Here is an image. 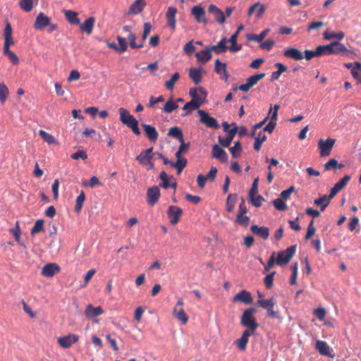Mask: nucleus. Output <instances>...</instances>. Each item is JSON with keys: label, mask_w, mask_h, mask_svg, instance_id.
<instances>
[{"label": "nucleus", "mask_w": 361, "mask_h": 361, "mask_svg": "<svg viewBox=\"0 0 361 361\" xmlns=\"http://www.w3.org/2000/svg\"><path fill=\"white\" fill-rule=\"evenodd\" d=\"M275 66L278 68V71L271 73V80L272 81L278 80L281 75L287 71V67L281 63H275Z\"/></svg>", "instance_id": "obj_38"}, {"label": "nucleus", "mask_w": 361, "mask_h": 361, "mask_svg": "<svg viewBox=\"0 0 361 361\" xmlns=\"http://www.w3.org/2000/svg\"><path fill=\"white\" fill-rule=\"evenodd\" d=\"M167 135L173 137L178 141H182V140H183V133L178 127L171 128L167 133Z\"/></svg>", "instance_id": "obj_44"}, {"label": "nucleus", "mask_w": 361, "mask_h": 361, "mask_svg": "<svg viewBox=\"0 0 361 361\" xmlns=\"http://www.w3.org/2000/svg\"><path fill=\"white\" fill-rule=\"evenodd\" d=\"M120 121L127 126L132 123L136 119L124 108L121 107L118 109Z\"/></svg>", "instance_id": "obj_24"}, {"label": "nucleus", "mask_w": 361, "mask_h": 361, "mask_svg": "<svg viewBox=\"0 0 361 361\" xmlns=\"http://www.w3.org/2000/svg\"><path fill=\"white\" fill-rule=\"evenodd\" d=\"M255 12H256V18L258 19L261 18L265 12V6L259 3H255L250 7L247 14L250 16Z\"/></svg>", "instance_id": "obj_26"}, {"label": "nucleus", "mask_w": 361, "mask_h": 361, "mask_svg": "<svg viewBox=\"0 0 361 361\" xmlns=\"http://www.w3.org/2000/svg\"><path fill=\"white\" fill-rule=\"evenodd\" d=\"M180 75L178 72L173 74L171 79L165 82V87L169 90H172L174 87L176 82L179 79Z\"/></svg>", "instance_id": "obj_54"}, {"label": "nucleus", "mask_w": 361, "mask_h": 361, "mask_svg": "<svg viewBox=\"0 0 361 361\" xmlns=\"http://www.w3.org/2000/svg\"><path fill=\"white\" fill-rule=\"evenodd\" d=\"M251 232L261 237L264 240H267L269 236V229L265 226H258L257 225H252L250 226Z\"/></svg>", "instance_id": "obj_18"}, {"label": "nucleus", "mask_w": 361, "mask_h": 361, "mask_svg": "<svg viewBox=\"0 0 361 361\" xmlns=\"http://www.w3.org/2000/svg\"><path fill=\"white\" fill-rule=\"evenodd\" d=\"M333 197H330V194L327 195H324L318 199L314 200V204L317 206L320 207L321 211H324L326 207L329 204L330 200Z\"/></svg>", "instance_id": "obj_32"}, {"label": "nucleus", "mask_w": 361, "mask_h": 361, "mask_svg": "<svg viewBox=\"0 0 361 361\" xmlns=\"http://www.w3.org/2000/svg\"><path fill=\"white\" fill-rule=\"evenodd\" d=\"M348 52L349 51L343 44L338 41L331 42V54H344Z\"/></svg>", "instance_id": "obj_28"}, {"label": "nucleus", "mask_w": 361, "mask_h": 361, "mask_svg": "<svg viewBox=\"0 0 361 361\" xmlns=\"http://www.w3.org/2000/svg\"><path fill=\"white\" fill-rule=\"evenodd\" d=\"M211 51V49L207 48L204 50H202L200 51L197 52L195 54V56L197 58V61L201 62L202 63H207L212 57Z\"/></svg>", "instance_id": "obj_27"}, {"label": "nucleus", "mask_w": 361, "mask_h": 361, "mask_svg": "<svg viewBox=\"0 0 361 361\" xmlns=\"http://www.w3.org/2000/svg\"><path fill=\"white\" fill-rule=\"evenodd\" d=\"M202 69L190 68L189 71V76L195 85H199L202 82Z\"/></svg>", "instance_id": "obj_36"}, {"label": "nucleus", "mask_w": 361, "mask_h": 361, "mask_svg": "<svg viewBox=\"0 0 361 361\" xmlns=\"http://www.w3.org/2000/svg\"><path fill=\"white\" fill-rule=\"evenodd\" d=\"M184 305L183 299L178 300L176 306L173 307V313L174 317L183 324H186L188 321V316L182 307Z\"/></svg>", "instance_id": "obj_5"}, {"label": "nucleus", "mask_w": 361, "mask_h": 361, "mask_svg": "<svg viewBox=\"0 0 361 361\" xmlns=\"http://www.w3.org/2000/svg\"><path fill=\"white\" fill-rule=\"evenodd\" d=\"M146 2L145 0H135L129 8L128 13L132 15L138 14L143 11Z\"/></svg>", "instance_id": "obj_22"}, {"label": "nucleus", "mask_w": 361, "mask_h": 361, "mask_svg": "<svg viewBox=\"0 0 361 361\" xmlns=\"http://www.w3.org/2000/svg\"><path fill=\"white\" fill-rule=\"evenodd\" d=\"M336 140L329 137L326 140L320 139L318 142V148L322 157H328L331 154L333 147L335 145Z\"/></svg>", "instance_id": "obj_3"}, {"label": "nucleus", "mask_w": 361, "mask_h": 361, "mask_svg": "<svg viewBox=\"0 0 361 361\" xmlns=\"http://www.w3.org/2000/svg\"><path fill=\"white\" fill-rule=\"evenodd\" d=\"M296 251V245L287 247L285 250L278 252L276 263L281 266L288 264L293 257Z\"/></svg>", "instance_id": "obj_2"}, {"label": "nucleus", "mask_w": 361, "mask_h": 361, "mask_svg": "<svg viewBox=\"0 0 361 361\" xmlns=\"http://www.w3.org/2000/svg\"><path fill=\"white\" fill-rule=\"evenodd\" d=\"M255 312L256 310L255 308H247L244 310L240 318V324L247 328L245 331H248L250 333H255L259 327V324L254 317Z\"/></svg>", "instance_id": "obj_1"}, {"label": "nucleus", "mask_w": 361, "mask_h": 361, "mask_svg": "<svg viewBox=\"0 0 361 361\" xmlns=\"http://www.w3.org/2000/svg\"><path fill=\"white\" fill-rule=\"evenodd\" d=\"M319 56L323 55L331 54V42L327 45H320L317 47Z\"/></svg>", "instance_id": "obj_52"}, {"label": "nucleus", "mask_w": 361, "mask_h": 361, "mask_svg": "<svg viewBox=\"0 0 361 361\" xmlns=\"http://www.w3.org/2000/svg\"><path fill=\"white\" fill-rule=\"evenodd\" d=\"M191 13L195 18L196 21L199 23H204V24L207 23V20L205 18V11L200 6H195L192 10Z\"/></svg>", "instance_id": "obj_14"}, {"label": "nucleus", "mask_w": 361, "mask_h": 361, "mask_svg": "<svg viewBox=\"0 0 361 361\" xmlns=\"http://www.w3.org/2000/svg\"><path fill=\"white\" fill-rule=\"evenodd\" d=\"M85 200V194L82 190L80 192V195L76 198L75 205V212L76 213L79 214L81 212V209L82 208Z\"/></svg>", "instance_id": "obj_42"}, {"label": "nucleus", "mask_w": 361, "mask_h": 361, "mask_svg": "<svg viewBox=\"0 0 361 361\" xmlns=\"http://www.w3.org/2000/svg\"><path fill=\"white\" fill-rule=\"evenodd\" d=\"M227 39L226 37L222 38L216 45H213L209 47L212 51H214L216 54L224 53L228 47L226 45Z\"/></svg>", "instance_id": "obj_30"}, {"label": "nucleus", "mask_w": 361, "mask_h": 361, "mask_svg": "<svg viewBox=\"0 0 361 361\" xmlns=\"http://www.w3.org/2000/svg\"><path fill=\"white\" fill-rule=\"evenodd\" d=\"M252 300L251 293L246 290H240L232 299L233 302H240L244 304H251Z\"/></svg>", "instance_id": "obj_10"}, {"label": "nucleus", "mask_w": 361, "mask_h": 361, "mask_svg": "<svg viewBox=\"0 0 361 361\" xmlns=\"http://www.w3.org/2000/svg\"><path fill=\"white\" fill-rule=\"evenodd\" d=\"M275 272L273 271L267 274L264 279V283L267 289H270L273 286L274 276Z\"/></svg>", "instance_id": "obj_61"}, {"label": "nucleus", "mask_w": 361, "mask_h": 361, "mask_svg": "<svg viewBox=\"0 0 361 361\" xmlns=\"http://www.w3.org/2000/svg\"><path fill=\"white\" fill-rule=\"evenodd\" d=\"M269 31L270 30L267 28L264 30L259 35L248 34L247 35L246 38L249 41L262 42L264 37L268 35Z\"/></svg>", "instance_id": "obj_35"}, {"label": "nucleus", "mask_w": 361, "mask_h": 361, "mask_svg": "<svg viewBox=\"0 0 361 361\" xmlns=\"http://www.w3.org/2000/svg\"><path fill=\"white\" fill-rule=\"evenodd\" d=\"M60 267L55 263H49L44 265L42 269V274L45 277H52L54 274L59 273Z\"/></svg>", "instance_id": "obj_12"}, {"label": "nucleus", "mask_w": 361, "mask_h": 361, "mask_svg": "<svg viewBox=\"0 0 361 361\" xmlns=\"http://www.w3.org/2000/svg\"><path fill=\"white\" fill-rule=\"evenodd\" d=\"M249 197H250L251 203L252 204L253 206H255L256 207H259L262 205V202L264 200V198L262 197V196H261L260 195H258L255 197V195L249 196Z\"/></svg>", "instance_id": "obj_64"}, {"label": "nucleus", "mask_w": 361, "mask_h": 361, "mask_svg": "<svg viewBox=\"0 0 361 361\" xmlns=\"http://www.w3.org/2000/svg\"><path fill=\"white\" fill-rule=\"evenodd\" d=\"M212 156L221 162H226L228 160V155L225 150L217 145H214L212 147Z\"/></svg>", "instance_id": "obj_23"}, {"label": "nucleus", "mask_w": 361, "mask_h": 361, "mask_svg": "<svg viewBox=\"0 0 361 361\" xmlns=\"http://www.w3.org/2000/svg\"><path fill=\"white\" fill-rule=\"evenodd\" d=\"M161 196L158 186L149 188L147 190V202L150 206L155 205Z\"/></svg>", "instance_id": "obj_9"}, {"label": "nucleus", "mask_w": 361, "mask_h": 361, "mask_svg": "<svg viewBox=\"0 0 361 361\" xmlns=\"http://www.w3.org/2000/svg\"><path fill=\"white\" fill-rule=\"evenodd\" d=\"M257 304L261 307L266 310V309H268V307L270 305H275L276 300L273 297H271L270 299H268V300H259L257 301Z\"/></svg>", "instance_id": "obj_56"}, {"label": "nucleus", "mask_w": 361, "mask_h": 361, "mask_svg": "<svg viewBox=\"0 0 361 361\" xmlns=\"http://www.w3.org/2000/svg\"><path fill=\"white\" fill-rule=\"evenodd\" d=\"M345 35L343 32H329L328 30H326L324 32V37L326 39H331L333 38H337L338 39L341 40L343 39Z\"/></svg>", "instance_id": "obj_51"}, {"label": "nucleus", "mask_w": 361, "mask_h": 361, "mask_svg": "<svg viewBox=\"0 0 361 361\" xmlns=\"http://www.w3.org/2000/svg\"><path fill=\"white\" fill-rule=\"evenodd\" d=\"M198 114L200 116V122L204 124L207 128L218 129L219 128V125L214 117L211 116L207 112L199 109L197 111Z\"/></svg>", "instance_id": "obj_4"}, {"label": "nucleus", "mask_w": 361, "mask_h": 361, "mask_svg": "<svg viewBox=\"0 0 361 361\" xmlns=\"http://www.w3.org/2000/svg\"><path fill=\"white\" fill-rule=\"evenodd\" d=\"M44 231V220L38 219L35 221L34 226L31 229L30 233L32 235H35V234Z\"/></svg>", "instance_id": "obj_50"}, {"label": "nucleus", "mask_w": 361, "mask_h": 361, "mask_svg": "<svg viewBox=\"0 0 361 361\" xmlns=\"http://www.w3.org/2000/svg\"><path fill=\"white\" fill-rule=\"evenodd\" d=\"M264 77L265 73H263L253 75L246 80V82L245 84L239 85V90L243 92H247L251 87L255 85L259 80H262Z\"/></svg>", "instance_id": "obj_7"}, {"label": "nucleus", "mask_w": 361, "mask_h": 361, "mask_svg": "<svg viewBox=\"0 0 361 361\" xmlns=\"http://www.w3.org/2000/svg\"><path fill=\"white\" fill-rule=\"evenodd\" d=\"M235 221L241 226H247L250 218L244 214H237Z\"/></svg>", "instance_id": "obj_58"}, {"label": "nucleus", "mask_w": 361, "mask_h": 361, "mask_svg": "<svg viewBox=\"0 0 361 361\" xmlns=\"http://www.w3.org/2000/svg\"><path fill=\"white\" fill-rule=\"evenodd\" d=\"M237 38H238L237 33H234L231 36L230 39L228 40H227V42H229L231 43V45L229 47V50L231 52H236L241 49V45H238L236 43Z\"/></svg>", "instance_id": "obj_48"}, {"label": "nucleus", "mask_w": 361, "mask_h": 361, "mask_svg": "<svg viewBox=\"0 0 361 361\" xmlns=\"http://www.w3.org/2000/svg\"><path fill=\"white\" fill-rule=\"evenodd\" d=\"M117 40L118 42V48L119 49V53H123L127 49V42L126 38L118 36Z\"/></svg>", "instance_id": "obj_62"}, {"label": "nucleus", "mask_w": 361, "mask_h": 361, "mask_svg": "<svg viewBox=\"0 0 361 361\" xmlns=\"http://www.w3.org/2000/svg\"><path fill=\"white\" fill-rule=\"evenodd\" d=\"M267 140V135L264 132H259L258 136L255 138L254 149L259 151L262 143Z\"/></svg>", "instance_id": "obj_45"}, {"label": "nucleus", "mask_w": 361, "mask_h": 361, "mask_svg": "<svg viewBox=\"0 0 361 361\" xmlns=\"http://www.w3.org/2000/svg\"><path fill=\"white\" fill-rule=\"evenodd\" d=\"M79 340V336L74 334H69L66 336L57 338L58 343L63 348H69Z\"/></svg>", "instance_id": "obj_8"}, {"label": "nucleus", "mask_w": 361, "mask_h": 361, "mask_svg": "<svg viewBox=\"0 0 361 361\" xmlns=\"http://www.w3.org/2000/svg\"><path fill=\"white\" fill-rule=\"evenodd\" d=\"M178 108V105L176 104V102H173L172 97H171V99L168 100L164 104L163 111L167 114H170Z\"/></svg>", "instance_id": "obj_49"}, {"label": "nucleus", "mask_w": 361, "mask_h": 361, "mask_svg": "<svg viewBox=\"0 0 361 361\" xmlns=\"http://www.w3.org/2000/svg\"><path fill=\"white\" fill-rule=\"evenodd\" d=\"M37 2L38 0H20L19 6L24 11L29 12L32 9L34 4H37Z\"/></svg>", "instance_id": "obj_39"}, {"label": "nucleus", "mask_w": 361, "mask_h": 361, "mask_svg": "<svg viewBox=\"0 0 361 361\" xmlns=\"http://www.w3.org/2000/svg\"><path fill=\"white\" fill-rule=\"evenodd\" d=\"M4 54L6 56L8 59L11 61V62L14 64L17 65L19 63V59L17 55L10 49L3 50Z\"/></svg>", "instance_id": "obj_55"}, {"label": "nucleus", "mask_w": 361, "mask_h": 361, "mask_svg": "<svg viewBox=\"0 0 361 361\" xmlns=\"http://www.w3.org/2000/svg\"><path fill=\"white\" fill-rule=\"evenodd\" d=\"M177 13V8L176 7L170 6L168 8L166 18L167 19V25L172 28L173 30L176 29V14Z\"/></svg>", "instance_id": "obj_17"}, {"label": "nucleus", "mask_w": 361, "mask_h": 361, "mask_svg": "<svg viewBox=\"0 0 361 361\" xmlns=\"http://www.w3.org/2000/svg\"><path fill=\"white\" fill-rule=\"evenodd\" d=\"M142 126L148 139L151 142H154L158 139L159 136L156 128L154 126L145 123H142Z\"/></svg>", "instance_id": "obj_21"}, {"label": "nucleus", "mask_w": 361, "mask_h": 361, "mask_svg": "<svg viewBox=\"0 0 361 361\" xmlns=\"http://www.w3.org/2000/svg\"><path fill=\"white\" fill-rule=\"evenodd\" d=\"M274 305H270L268 309H266L267 310V315L269 317L275 318L279 320H282V317L280 315V313L279 311H275L274 310Z\"/></svg>", "instance_id": "obj_59"}, {"label": "nucleus", "mask_w": 361, "mask_h": 361, "mask_svg": "<svg viewBox=\"0 0 361 361\" xmlns=\"http://www.w3.org/2000/svg\"><path fill=\"white\" fill-rule=\"evenodd\" d=\"M198 90H199L200 94H197V95L193 97V98H192L191 100L195 101V102L196 104H198L199 106H200L204 102V100L207 96V92L205 91V90L202 87H198Z\"/></svg>", "instance_id": "obj_40"}, {"label": "nucleus", "mask_w": 361, "mask_h": 361, "mask_svg": "<svg viewBox=\"0 0 361 361\" xmlns=\"http://www.w3.org/2000/svg\"><path fill=\"white\" fill-rule=\"evenodd\" d=\"M188 161L186 159L177 160L176 162L170 163L171 166L177 169V173L180 174L184 168L186 166Z\"/></svg>", "instance_id": "obj_46"}, {"label": "nucleus", "mask_w": 361, "mask_h": 361, "mask_svg": "<svg viewBox=\"0 0 361 361\" xmlns=\"http://www.w3.org/2000/svg\"><path fill=\"white\" fill-rule=\"evenodd\" d=\"M274 207L279 211H285L287 209L286 204L283 202L282 198H276L273 202Z\"/></svg>", "instance_id": "obj_57"}, {"label": "nucleus", "mask_w": 361, "mask_h": 361, "mask_svg": "<svg viewBox=\"0 0 361 361\" xmlns=\"http://www.w3.org/2000/svg\"><path fill=\"white\" fill-rule=\"evenodd\" d=\"M153 147L147 149L144 152H140L136 157V160L142 165H147L152 158Z\"/></svg>", "instance_id": "obj_19"}, {"label": "nucleus", "mask_w": 361, "mask_h": 361, "mask_svg": "<svg viewBox=\"0 0 361 361\" xmlns=\"http://www.w3.org/2000/svg\"><path fill=\"white\" fill-rule=\"evenodd\" d=\"M8 94V89L6 85L1 82L0 83V102L4 104L7 99Z\"/></svg>", "instance_id": "obj_53"}, {"label": "nucleus", "mask_w": 361, "mask_h": 361, "mask_svg": "<svg viewBox=\"0 0 361 361\" xmlns=\"http://www.w3.org/2000/svg\"><path fill=\"white\" fill-rule=\"evenodd\" d=\"M183 214V209L177 206H169L167 210V215L169 222L172 225H176Z\"/></svg>", "instance_id": "obj_6"}, {"label": "nucleus", "mask_w": 361, "mask_h": 361, "mask_svg": "<svg viewBox=\"0 0 361 361\" xmlns=\"http://www.w3.org/2000/svg\"><path fill=\"white\" fill-rule=\"evenodd\" d=\"M350 179V176L346 175L341 180L337 182L331 189L330 197H334L336 195V194L338 192H340L347 185Z\"/></svg>", "instance_id": "obj_13"}, {"label": "nucleus", "mask_w": 361, "mask_h": 361, "mask_svg": "<svg viewBox=\"0 0 361 361\" xmlns=\"http://www.w3.org/2000/svg\"><path fill=\"white\" fill-rule=\"evenodd\" d=\"M135 39H136L135 35L132 32H130V34L128 35V39L129 40L130 47L133 49L142 48L143 47V44L140 43L139 44H137L135 43Z\"/></svg>", "instance_id": "obj_60"}, {"label": "nucleus", "mask_w": 361, "mask_h": 361, "mask_svg": "<svg viewBox=\"0 0 361 361\" xmlns=\"http://www.w3.org/2000/svg\"><path fill=\"white\" fill-rule=\"evenodd\" d=\"M49 18L42 12H40L36 18L34 27L37 30H42L46 26L49 25Z\"/></svg>", "instance_id": "obj_11"}, {"label": "nucleus", "mask_w": 361, "mask_h": 361, "mask_svg": "<svg viewBox=\"0 0 361 361\" xmlns=\"http://www.w3.org/2000/svg\"><path fill=\"white\" fill-rule=\"evenodd\" d=\"M316 349L321 355L331 356V349L326 342L318 340L316 342Z\"/></svg>", "instance_id": "obj_31"}, {"label": "nucleus", "mask_w": 361, "mask_h": 361, "mask_svg": "<svg viewBox=\"0 0 361 361\" xmlns=\"http://www.w3.org/2000/svg\"><path fill=\"white\" fill-rule=\"evenodd\" d=\"M344 167L343 164H338L336 159H331L326 163H325L324 168L325 171H329L331 169H341Z\"/></svg>", "instance_id": "obj_41"}, {"label": "nucleus", "mask_w": 361, "mask_h": 361, "mask_svg": "<svg viewBox=\"0 0 361 361\" xmlns=\"http://www.w3.org/2000/svg\"><path fill=\"white\" fill-rule=\"evenodd\" d=\"M229 151L233 158L240 157L242 152L240 142L239 141L235 142L233 146L229 148Z\"/></svg>", "instance_id": "obj_47"}, {"label": "nucleus", "mask_w": 361, "mask_h": 361, "mask_svg": "<svg viewBox=\"0 0 361 361\" xmlns=\"http://www.w3.org/2000/svg\"><path fill=\"white\" fill-rule=\"evenodd\" d=\"M283 56L295 61H300L303 59L302 51L297 48L287 49L283 51Z\"/></svg>", "instance_id": "obj_20"}, {"label": "nucleus", "mask_w": 361, "mask_h": 361, "mask_svg": "<svg viewBox=\"0 0 361 361\" xmlns=\"http://www.w3.org/2000/svg\"><path fill=\"white\" fill-rule=\"evenodd\" d=\"M95 19L93 17H90L80 25V29L87 35H90L92 32Z\"/></svg>", "instance_id": "obj_29"}, {"label": "nucleus", "mask_w": 361, "mask_h": 361, "mask_svg": "<svg viewBox=\"0 0 361 361\" xmlns=\"http://www.w3.org/2000/svg\"><path fill=\"white\" fill-rule=\"evenodd\" d=\"M255 333H250L248 331H244L240 338L237 339L235 341L237 347L240 350H245L247 348V344L248 343L249 337L252 335H254Z\"/></svg>", "instance_id": "obj_16"}, {"label": "nucleus", "mask_w": 361, "mask_h": 361, "mask_svg": "<svg viewBox=\"0 0 361 361\" xmlns=\"http://www.w3.org/2000/svg\"><path fill=\"white\" fill-rule=\"evenodd\" d=\"M39 135L47 144L59 145L58 140L52 135L47 133L44 130H39Z\"/></svg>", "instance_id": "obj_34"}, {"label": "nucleus", "mask_w": 361, "mask_h": 361, "mask_svg": "<svg viewBox=\"0 0 361 361\" xmlns=\"http://www.w3.org/2000/svg\"><path fill=\"white\" fill-rule=\"evenodd\" d=\"M103 309L100 307H93L92 305H88L85 310V314L87 318L91 319L103 314Z\"/></svg>", "instance_id": "obj_25"}, {"label": "nucleus", "mask_w": 361, "mask_h": 361, "mask_svg": "<svg viewBox=\"0 0 361 361\" xmlns=\"http://www.w3.org/2000/svg\"><path fill=\"white\" fill-rule=\"evenodd\" d=\"M63 13L67 20L72 25H78L80 20L78 18L77 13L71 10H64Z\"/></svg>", "instance_id": "obj_33"}, {"label": "nucleus", "mask_w": 361, "mask_h": 361, "mask_svg": "<svg viewBox=\"0 0 361 361\" xmlns=\"http://www.w3.org/2000/svg\"><path fill=\"white\" fill-rule=\"evenodd\" d=\"M237 200L236 194H230L226 199V211L231 212L233 210Z\"/></svg>", "instance_id": "obj_43"}, {"label": "nucleus", "mask_w": 361, "mask_h": 361, "mask_svg": "<svg viewBox=\"0 0 361 361\" xmlns=\"http://www.w3.org/2000/svg\"><path fill=\"white\" fill-rule=\"evenodd\" d=\"M236 133H237V127L234 126L233 128H231L228 130V134L226 135V137H219L218 140H219V144L224 147H228L231 145V143Z\"/></svg>", "instance_id": "obj_15"}, {"label": "nucleus", "mask_w": 361, "mask_h": 361, "mask_svg": "<svg viewBox=\"0 0 361 361\" xmlns=\"http://www.w3.org/2000/svg\"><path fill=\"white\" fill-rule=\"evenodd\" d=\"M304 53L305 55L303 56V57H305V59L307 61L311 60L314 57H319L317 48L314 51L305 49Z\"/></svg>", "instance_id": "obj_63"}, {"label": "nucleus", "mask_w": 361, "mask_h": 361, "mask_svg": "<svg viewBox=\"0 0 361 361\" xmlns=\"http://www.w3.org/2000/svg\"><path fill=\"white\" fill-rule=\"evenodd\" d=\"M159 178L161 180L159 186L164 189H168L170 188V181L173 180V176H171L169 177L167 173L164 171H162L159 174Z\"/></svg>", "instance_id": "obj_37"}]
</instances>
